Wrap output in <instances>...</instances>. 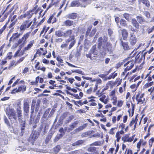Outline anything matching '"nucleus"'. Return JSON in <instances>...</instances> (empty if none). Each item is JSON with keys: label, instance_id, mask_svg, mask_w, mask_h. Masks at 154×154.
Masks as SVG:
<instances>
[{"label": "nucleus", "instance_id": "1", "mask_svg": "<svg viewBox=\"0 0 154 154\" xmlns=\"http://www.w3.org/2000/svg\"><path fill=\"white\" fill-rule=\"evenodd\" d=\"M72 30L71 29H69L64 32V37H66L69 36V38L66 40V42L69 43L71 42L69 45V49L71 48L76 43L74 35L72 34Z\"/></svg>", "mask_w": 154, "mask_h": 154}, {"label": "nucleus", "instance_id": "2", "mask_svg": "<svg viewBox=\"0 0 154 154\" xmlns=\"http://www.w3.org/2000/svg\"><path fill=\"white\" fill-rule=\"evenodd\" d=\"M82 77L84 79L90 80L91 83V85H94L93 88L94 92H95L97 90L98 85L101 84L102 83V81L100 78L93 79L92 78L88 77L82 76Z\"/></svg>", "mask_w": 154, "mask_h": 154}, {"label": "nucleus", "instance_id": "3", "mask_svg": "<svg viewBox=\"0 0 154 154\" xmlns=\"http://www.w3.org/2000/svg\"><path fill=\"white\" fill-rule=\"evenodd\" d=\"M6 112L7 115L10 120L12 119L16 120L17 119L16 112L14 109L7 108L6 110Z\"/></svg>", "mask_w": 154, "mask_h": 154}, {"label": "nucleus", "instance_id": "4", "mask_svg": "<svg viewBox=\"0 0 154 154\" xmlns=\"http://www.w3.org/2000/svg\"><path fill=\"white\" fill-rule=\"evenodd\" d=\"M32 22L29 20L24 21L21 25L19 28L20 31L22 34L25 30L30 27L32 23Z\"/></svg>", "mask_w": 154, "mask_h": 154}, {"label": "nucleus", "instance_id": "5", "mask_svg": "<svg viewBox=\"0 0 154 154\" xmlns=\"http://www.w3.org/2000/svg\"><path fill=\"white\" fill-rule=\"evenodd\" d=\"M116 92L115 89L111 91L109 94V97L112 103L114 105H116L117 102V98L116 95Z\"/></svg>", "mask_w": 154, "mask_h": 154}, {"label": "nucleus", "instance_id": "6", "mask_svg": "<svg viewBox=\"0 0 154 154\" xmlns=\"http://www.w3.org/2000/svg\"><path fill=\"white\" fill-rule=\"evenodd\" d=\"M144 95V94L141 93L140 91H139L136 94L135 97L137 102V104H142L144 103L145 100L144 98L143 97Z\"/></svg>", "mask_w": 154, "mask_h": 154}, {"label": "nucleus", "instance_id": "7", "mask_svg": "<svg viewBox=\"0 0 154 154\" xmlns=\"http://www.w3.org/2000/svg\"><path fill=\"white\" fill-rule=\"evenodd\" d=\"M137 41V38L134 33H130L129 36V42L132 46L134 45Z\"/></svg>", "mask_w": 154, "mask_h": 154}, {"label": "nucleus", "instance_id": "8", "mask_svg": "<svg viewBox=\"0 0 154 154\" xmlns=\"http://www.w3.org/2000/svg\"><path fill=\"white\" fill-rule=\"evenodd\" d=\"M30 102V101L28 99L25 100L23 101V109L24 112L26 114L29 112V103Z\"/></svg>", "mask_w": 154, "mask_h": 154}, {"label": "nucleus", "instance_id": "9", "mask_svg": "<svg viewBox=\"0 0 154 154\" xmlns=\"http://www.w3.org/2000/svg\"><path fill=\"white\" fill-rule=\"evenodd\" d=\"M134 60H129L124 65V66H127V67L125 69V71L130 70L134 66Z\"/></svg>", "mask_w": 154, "mask_h": 154}, {"label": "nucleus", "instance_id": "10", "mask_svg": "<svg viewBox=\"0 0 154 154\" xmlns=\"http://www.w3.org/2000/svg\"><path fill=\"white\" fill-rule=\"evenodd\" d=\"M30 32H28L24 34L21 38L19 39L18 41V43L19 44L23 43L24 44L26 42V40L29 36Z\"/></svg>", "mask_w": 154, "mask_h": 154}, {"label": "nucleus", "instance_id": "11", "mask_svg": "<svg viewBox=\"0 0 154 154\" xmlns=\"http://www.w3.org/2000/svg\"><path fill=\"white\" fill-rule=\"evenodd\" d=\"M86 4H83L81 3L79 1L74 0L71 3L70 5L72 7H85Z\"/></svg>", "mask_w": 154, "mask_h": 154}, {"label": "nucleus", "instance_id": "12", "mask_svg": "<svg viewBox=\"0 0 154 154\" xmlns=\"http://www.w3.org/2000/svg\"><path fill=\"white\" fill-rule=\"evenodd\" d=\"M88 151L91 152V154H99L98 149L95 147H90L88 148Z\"/></svg>", "mask_w": 154, "mask_h": 154}, {"label": "nucleus", "instance_id": "13", "mask_svg": "<svg viewBox=\"0 0 154 154\" xmlns=\"http://www.w3.org/2000/svg\"><path fill=\"white\" fill-rule=\"evenodd\" d=\"M102 47L105 50H106L107 51L110 52L112 51V45L109 42H107L106 43L105 42V44H103Z\"/></svg>", "mask_w": 154, "mask_h": 154}, {"label": "nucleus", "instance_id": "14", "mask_svg": "<svg viewBox=\"0 0 154 154\" xmlns=\"http://www.w3.org/2000/svg\"><path fill=\"white\" fill-rule=\"evenodd\" d=\"M99 100L105 104H106L109 102V98L108 96L104 95L100 98Z\"/></svg>", "mask_w": 154, "mask_h": 154}, {"label": "nucleus", "instance_id": "15", "mask_svg": "<svg viewBox=\"0 0 154 154\" xmlns=\"http://www.w3.org/2000/svg\"><path fill=\"white\" fill-rule=\"evenodd\" d=\"M17 116L19 120L21 119L22 116V111L21 110V108L20 105H18L16 108Z\"/></svg>", "mask_w": 154, "mask_h": 154}, {"label": "nucleus", "instance_id": "16", "mask_svg": "<svg viewBox=\"0 0 154 154\" xmlns=\"http://www.w3.org/2000/svg\"><path fill=\"white\" fill-rule=\"evenodd\" d=\"M21 34H22L18 33H14L11 37L9 40V42H11L12 41H14L15 40L18 38Z\"/></svg>", "mask_w": 154, "mask_h": 154}, {"label": "nucleus", "instance_id": "17", "mask_svg": "<svg viewBox=\"0 0 154 154\" xmlns=\"http://www.w3.org/2000/svg\"><path fill=\"white\" fill-rule=\"evenodd\" d=\"M47 53V51L46 49H44L43 48H41L38 50L36 52L37 54H39L40 56L41 55H45Z\"/></svg>", "mask_w": 154, "mask_h": 154}, {"label": "nucleus", "instance_id": "18", "mask_svg": "<svg viewBox=\"0 0 154 154\" xmlns=\"http://www.w3.org/2000/svg\"><path fill=\"white\" fill-rule=\"evenodd\" d=\"M121 45H122L123 49L125 50H129L130 48L128 43L127 42H124L121 41Z\"/></svg>", "mask_w": 154, "mask_h": 154}, {"label": "nucleus", "instance_id": "19", "mask_svg": "<svg viewBox=\"0 0 154 154\" xmlns=\"http://www.w3.org/2000/svg\"><path fill=\"white\" fill-rule=\"evenodd\" d=\"M74 24L73 21L69 20H67L63 22L64 25L66 26H72Z\"/></svg>", "mask_w": 154, "mask_h": 154}, {"label": "nucleus", "instance_id": "20", "mask_svg": "<svg viewBox=\"0 0 154 154\" xmlns=\"http://www.w3.org/2000/svg\"><path fill=\"white\" fill-rule=\"evenodd\" d=\"M131 23L133 26L137 29L139 28V25L136 20L132 19L131 20Z\"/></svg>", "mask_w": 154, "mask_h": 154}, {"label": "nucleus", "instance_id": "21", "mask_svg": "<svg viewBox=\"0 0 154 154\" xmlns=\"http://www.w3.org/2000/svg\"><path fill=\"white\" fill-rule=\"evenodd\" d=\"M138 2L140 4L142 2L147 7L150 6L149 2L148 0H138Z\"/></svg>", "mask_w": 154, "mask_h": 154}, {"label": "nucleus", "instance_id": "22", "mask_svg": "<svg viewBox=\"0 0 154 154\" xmlns=\"http://www.w3.org/2000/svg\"><path fill=\"white\" fill-rule=\"evenodd\" d=\"M122 33L123 39L124 40H126L128 36V32L126 30L123 29L122 31Z\"/></svg>", "mask_w": 154, "mask_h": 154}, {"label": "nucleus", "instance_id": "23", "mask_svg": "<svg viewBox=\"0 0 154 154\" xmlns=\"http://www.w3.org/2000/svg\"><path fill=\"white\" fill-rule=\"evenodd\" d=\"M126 83V82H125L123 85L122 87L119 88V91L120 94H122L125 91Z\"/></svg>", "mask_w": 154, "mask_h": 154}, {"label": "nucleus", "instance_id": "24", "mask_svg": "<svg viewBox=\"0 0 154 154\" xmlns=\"http://www.w3.org/2000/svg\"><path fill=\"white\" fill-rule=\"evenodd\" d=\"M137 122V120L136 118L135 119H133L130 122L129 126H131L133 125H134V130L136 127V124Z\"/></svg>", "mask_w": 154, "mask_h": 154}, {"label": "nucleus", "instance_id": "25", "mask_svg": "<svg viewBox=\"0 0 154 154\" xmlns=\"http://www.w3.org/2000/svg\"><path fill=\"white\" fill-rule=\"evenodd\" d=\"M34 11V10L33 9L31 10H30L29 11H27L25 14L26 17L28 19L30 18L32 16Z\"/></svg>", "mask_w": 154, "mask_h": 154}, {"label": "nucleus", "instance_id": "26", "mask_svg": "<svg viewBox=\"0 0 154 154\" xmlns=\"http://www.w3.org/2000/svg\"><path fill=\"white\" fill-rule=\"evenodd\" d=\"M34 42V40L30 41L29 42V44L27 46L25 47L24 50L25 51H27L29 50L30 48L32 46Z\"/></svg>", "mask_w": 154, "mask_h": 154}, {"label": "nucleus", "instance_id": "27", "mask_svg": "<svg viewBox=\"0 0 154 154\" xmlns=\"http://www.w3.org/2000/svg\"><path fill=\"white\" fill-rule=\"evenodd\" d=\"M64 32L61 30H58L55 32V35L58 37L64 36Z\"/></svg>", "mask_w": 154, "mask_h": 154}, {"label": "nucleus", "instance_id": "28", "mask_svg": "<svg viewBox=\"0 0 154 154\" xmlns=\"http://www.w3.org/2000/svg\"><path fill=\"white\" fill-rule=\"evenodd\" d=\"M36 100H33L32 101V105L31 107V114L33 113L34 112L35 107V105Z\"/></svg>", "mask_w": 154, "mask_h": 154}, {"label": "nucleus", "instance_id": "29", "mask_svg": "<svg viewBox=\"0 0 154 154\" xmlns=\"http://www.w3.org/2000/svg\"><path fill=\"white\" fill-rule=\"evenodd\" d=\"M87 125V124H83L82 126L79 127L75 130V132H79L83 129Z\"/></svg>", "mask_w": 154, "mask_h": 154}, {"label": "nucleus", "instance_id": "30", "mask_svg": "<svg viewBox=\"0 0 154 154\" xmlns=\"http://www.w3.org/2000/svg\"><path fill=\"white\" fill-rule=\"evenodd\" d=\"M96 46H93L91 49V52H92L91 54H94V55H97V52L96 50Z\"/></svg>", "mask_w": 154, "mask_h": 154}, {"label": "nucleus", "instance_id": "31", "mask_svg": "<svg viewBox=\"0 0 154 154\" xmlns=\"http://www.w3.org/2000/svg\"><path fill=\"white\" fill-rule=\"evenodd\" d=\"M137 19L138 21L140 24H142V23L143 22H145L144 19L142 17L140 16H137Z\"/></svg>", "mask_w": 154, "mask_h": 154}, {"label": "nucleus", "instance_id": "32", "mask_svg": "<svg viewBox=\"0 0 154 154\" xmlns=\"http://www.w3.org/2000/svg\"><path fill=\"white\" fill-rule=\"evenodd\" d=\"M142 54H137L135 57V60L137 62H140L142 58Z\"/></svg>", "mask_w": 154, "mask_h": 154}, {"label": "nucleus", "instance_id": "33", "mask_svg": "<svg viewBox=\"0 0 154 154\" xmlns=\"http://www.w3.org/2000/svg\"><path fill=\"white\" fill-rule=\"evenodd\" d=\"M124 103V101L121 100H117L116 104V105L119 107H121Z\"/></svg>", "mask_w": 154, "mask_h": 154}, {"label": "nucleus", "instance_id": "34", "mask_svg": "<svg viewBox=\"0 0 154 154\" xmlns=\"http://www.w3.org/2000/svg\"><path fill=\"white\" fill-rule=\"evenodd\" d=\"M153 82H148L146 83L143 86V88H146L152 85H153Z\"/></svg>", "mask_w": 154, "mask_h": 154}, {"label": "nucleus", "instance_id": "35", "mask_svg": "<svg viewBox=\"0 0 154 154\" xmlns=\"http://www.w3.org/2000/svg\"><path fill=\"white\" fill-rule=\"evenodd\" d=\"M122 79L119 78H117L115 82H114L115 85H117V86H118L120 85L122 82Z\"/></svg>", "mask_w": 154, "mask_h": 154}, {"label": "nucleus", "instance_id": "36", "mask_svg": "<svg viewBox=\"0 0 154 154\" xmlns=\"http://www.w3.org/2000/svg\"><path fill=\"white\" fill-rule=\"evenodd\" d=\"M117 73H116L114 72L113 73L109 75L107 79H110L112 78L114 79L116 76H117Z\"/></svg>", "mask_w": 154, "mask_h": 154}, {"label": "nucleus", "instance_id": "37", "mask_svg": "<svg viewBox=\"0 0 154 154\" xmlns=\"http://www.w3.org/2000/svg\"><path fill=\"white\" fill-rule=\"evenodd\" d=\"M18 88L20 92L21 91L22 92H24L26 90V86L25 85H22L19 86Z\"/></svg>", "mask_w": 154, "mask_h": 154}, {"label": "nucleus", "instance_id": "38", "mask_svg": "<svg viewBox=\"0 0 154 154\" xmlns=\"http://www.w3.org/2000/svg\"><path fill=\"white\" fill-rule=\"evenodd\" d=\"M67 17L69 19H75L76 17V15L75 14L72 13L67 15Z\"/></svg>", "mask_w": 154, "mask_h": 154}, {"label": "nucleus", "instance_id": "39", "mask_svg": "<svg viewBox=\"0 0 154 154\" xmlns=\"http://www.w3.org/2000/svg\"><path fill=\"white\" fill-rule=\"evenodd\" d=\"M60 149V147L59 146H57L54 149V152L55 153H57L59 152Z\"/></svg>", "mask_w": 154, "mask_h": 154}, {"label": "nucleus", "instance_id": "40", "mask_svg": "<svg viewBox=\"0 0 154 154\" xmlns=\"http://www.w3.org/2000/svg\"><path fill=\"white\" fill-rule=\"evenodd\" d=\"M49 29V27H45L41 32V34H42L44 33V34H45L48 31V29Z\"/></svg>", "mask_w": 154, "mask_h": 154}, {"label": "nucleus", "instance_id": "41", "mask_svg": "<svg viewBox=\"0 0 154 154\" xmlns=\"http://www.w3.org/2000/svg\"><path fill=\"white\" fill-rule=\"evenodd\" d=\"M132 140L130 137H126L123 138V141L124 142H131Z\"/></svg>", "mask_w": 154, "mask_h": 154}, {"label": "nucleus", "instance_id": "42", "mask_svg": "<svg viewBox=\"0 0 154 154\" xmlns=\"http://www.w3.org/2000/svg\"><path fill=\"white\" fill-rule=\"evenodd\" d=\"M83 142V141L82 140H79L77 141L75 143H74L72 144V145L73 146L79 145L82 144Z\"/></svg>", "mask_w": 154, "mask_h": 154}, {"label": "nucleus", "instance_id": "43", "mask_svg": "<svg viewBox=\"0 0 154 154\" xmlns=\"http://www.w3.org/2000/svg\"><path fill=\"white\" fill-rule=\"evenodd\" d=\"M146 79V80L148 82H149L152 81V77L149 76V73H148L146 75L145 79Z\"/></svg>", "mask_w": 154, "mask_h": 154}, {"label": "nucleus", "instance_id": "44", "mask_svg": "<svg viewBox=\"0 0 154 154\" xmlns=\"http://www.w3.org/2000/svg\"><path fill=\"white\" fill-rule=\"evenodd\" d=\"M101 144V143L100 141H96L92 144H91L90 146H100Z\"/></svg>", "mask_w": 154, "mask_h": 154}, {"label": "nucleus", "instance_id": "45", "mask_svg": "<svg viewBox=\"0 0 154 154\" xmlns=\"http://www.w3.org/2000/svg\"><path fill=\"white\" fill-rule=\"evenodd\" d=\"M9 20L6 23L3 27L0 29V34H1L6 28L7 25L8 23Z\"/></svg>", "mask_w": 154, "mask_h": 154}, {"label": "nucleus", "instance_id": "46", "mask_svg": "<svg viewBox=\"0 0 154 154\" xmlns=\"http://www.w3.org/2000/svg\"><path fill=\"white\" fill-rule=\"evenodd\" d=\"M106 84L109 87H110L111 88H112L113 86L115 85L114 83L110 81L108 82Z\"/></svg>", "mask_w": 154, "mask_h": 154}, {"label": "nucleus", "instance_id": "47", "mask_svg": "<svg viewBox=\"0 0 154 154\" xmlns=\"http://www.w3.org/2000/svg\"><path fill=\"white\" fill-rule=\"evenodd\" d=\"M144 14L147 19L150 17V14L149 12L146 11L144 12Z\"/></svg>", "mask_w": 154, "mask_h": 154}, {"label": "nucleus", "instance_id": "48", "mask_svg": "<svg viewBox=\"0 0 154 154\" xmlns=\"http://www.w3.org/2000/svg\"><path fill=\"white\" fill-rule=\"evenodd\" d=\"M94 87H91L89 89L87 90L86 93L88 94H90L92 93V91H94Z\"/></svg>", "mask_w": 154, "mask_h": 154}, {"label": "nucleus", "instance_id": "49", "mask_svg": "<svg viewBox=\"0 0 154 154\" xmlns=\"http://www.w3.org/2000/svg\"><path fill=\"white\" fill-rule=\"evenodd\" d=\"M153 142H154V137L151 138L149 140V145L150 147H151L152 146Z\"/></svg>", "mask_w": 154, "mask_h": 154}, {"label": "nucleus", "instance_id": "50", "mask_svg": "<svg viewBox=\"0 0 154 154\" xmlns=\"http://www.w3.org/2000/svg\"><path fill=\"white\" fill-rule=\"evenodd\" d=\"M116 138H117V140L118 142L119 140H120L121 138V136H120V134H119V133L117 132L116 134Z\"/></svg>", "mask_w": 154, "mask_h": 154}, {"label": "nucleus", "instance_id": "51", "mask_svg": "<svg viewBox=\"0 0 154 154\" xmlns=\"http://www.w3.org/2000/svg\"><path fill=\"white\" fill-rule=\"evenodd\" d=\"M4 120L5 122V123L6 124V125L9 126H10V124L9 122L8 119L6 117V116H5L4 118Z\"/></svg>", "mask_w": 154, "mask_h": 154}, {"label": "nucleus", "instance_id": "52", "mask_svg": "<svg viewBox=\"0 0 154 154\" xmlns=\"http://www.w3.org/2000/svg\"><path fill=\"white\" fill-rule=\"evenodd\" d=\"M120 24L122 26H125L126 25V23L125 21L123 19H121L120 20Z\"/></svg>", "mask_w": 154, "mask_h": 154}, {"label": "nucleus", "instance_id": "53", "mask_svg": "<svg viewBox=\"0 0 154 154\" xmlns=\"http://www.w3.org/2000/svg\"><path fill=\"white\" fill-rule=\"evenodd\" d=\"M124 17L128 21H129L130 19V17L129 14L125 13L124 14Z\"/></svg>", "mask_w": 154, "mask_h": 154}, {"label": "nucleus", "instance_id": "54", "mask_svg": "<svg viewBox=\"0 0 154 154\" xmlns=\"http://www.w3.org/2000/svg\"><path fill=\"white\" fill-rule=\"evenodd\" d=\"M116 129V127L112 128L109 132V133L112 135L114 134L115 132L114 131Z\"/></svg>", "mask_w": 154, "mask_h": 154}, {"label": "nucleus", "instance_id": "55", "mask_svg": "<svg viewBox=\"0 0 154 154\" xmlns=\"http://www.w3.org/2000/svg\"><path fill=\"white\" fill-rule=\"evenodd\" d=\"M20 92V91L18 89V88H15L11 92V94H15L16 93H18Z\"/></svg>", "mask_w": 154, "mask_h": 154}, {"label": "nucleus", "instance_id": "56", "mask_svg": "<svg viewBox=\"0 0 154 154\" xmlns=\"http://www.w3.org/2000/svg\"><path fill=\"white\" fill-rule=\"evenodd\" d=\"M29 69L28 67H25L22 71L23 74H25L29 71Z\"/></svg>", "mask_w": 154, "mask_h": 154}, {"label": "nucleus", "instance_id": "57", "mask_svg": "<svg viewBox=\"0 0 154 154\" xmlns=\"http://www.w3.org/2000/svg\"><path fill=\"white\" fill-rule=\"evenodd\" d=\"M96 31H97L96 29H92V30L91 31V33L90 35L91 37L93 36L94 35V34L96 32Z\"/></svg>", "mask_w": 154, "mask_h": 154}, {"label": "nucleus", "instance_id": "58", "mask_svg": "<svg viewBox=\"0 0 154 154\" xmlns=\"http://www.w3.org/2000/svg\"><path fill=\"white\" fill-rule=\"evenodd\" d=\"M12 56V52H9L7 54V58L9 60H10Z\"/></svg>", "mask_w": 154, "mask_h": 154}, {"label": "nucleus", "instance_id": "59", "mask_svg": "<svg viewBox=\"0 0 154 154\" xmlns=\"http://www.w3.org/2000/svg\"><path fill=\"white\" fill-rule=\"evenodd\" d=\"M102 37H100L98 39V41L99 42V47H100V46H102V45H101V44L103 42H102Z\"/></svg>", "mask_w": 154, "mask_h": 154}, {"label": "nucleus", "instance_id": "60", "mask_svg": "<svg viewBox=\"0 0 154 154\" xmlns=\"http://www.w3.org/2000/svg\"><path fill=\"white\" fill-rule=\"evenodd\" d=\"M96 97H88V99H89V102H93L95 101L94 99Z\"/></svg>", "mask_w": 154, "mask_h": 154}, {"label": "nucleus", "instance_id": "61", "mask_svg": "<svg viewBox=\"0 0 154 154\" xmlns=\"http://www.w3.org/2000/svg\"><path fill=\"white\" fill-rule=\"evenodd\" d=\"M25 57H23L20 58L16 62V64H18L20 63L24 59Z\"/></svg>", "mask_w": 154, "mask_h": 154}, {"label": "nucleus", "instance_id": "62", "mask_svg": "<svg viewBox=\"0 0 154 154\" xmlns=\"http://www.w3.org/2000/svg\"><path fill=\"white\" fill-rule=\"evenodd\" d=\"M74 103L75 105H79L81 106L82 105V100H80L78 101H75Z\"/></svg>", "mask_w": 154, "mask_h": 154}, {"label": "nucleus", "instance_id": "63", "mask_svg": "<svg viewBox=\"0 0 154 154\" xmlns=\"http://www.w3.org/2000/svg\"><path fill=\"white\" fill-rule=\"evenodd\" d=\"M60 63H63V60L60 57H57L56 59Z\"/></svg>", "mask_w": 154, "mask_h": 154}, {"label": "nucleus", "instance_id": "64", "mask_svg": "<svg viewBox=\"0 0 154 154\" xmlns=\"http://www.w3.org/2000/svg\"><path fill=\"white\" fill-rule=\"evenodd\" d=\"M154 91V86L153 87H151L148 90V91L149 92H150V94H151Z\"/></svg>", "mask_w": 154, "mask_h": 154}]
</instances>
